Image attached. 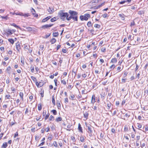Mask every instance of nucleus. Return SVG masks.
Listing matches in <instances>:
<instances>
[{
  "mask_svg": "<svg viewBox=\"0 0 148 148\" xmlns=\"http://www.w3.org/2000/svg\"><path fill=\"white\" fill-rule=\"evenodd\" d=\"M59 15L60 16V18L62 20L64 21V18L65 17H66L67 19V17H69V15L66 12H63L62 11H60L59 13Z\"/></svg>",
  "mask_w": 148,
  "mask_h": 148,
  "instance_id": "1",
  "label": "nucleus"
},
{
  "mask_svg": "<svg viewBox=\"0 0 148 148\" xmlns=\"http://www.w3.org/2000/svg\"><path fill=\"white\" fill-rule=\"evenodd\" d=\"M90 17V15L88 14H84V15H81L80 16V19L81 21H87Z\"/></svg>",
  "mask_w": 148,
  "mask_h": 148,
  "instance_id": "2",
  "label": "nucleus"
},
{
  "mask_svg": "<svg viewBox=\"0 0 148 148\" xmlns=\"http://www.w3.org/2000/svg\"><path fill=\"white\" fill-rule=\"evenodd\" d=\"M85 124L86 126L88 128L87 132L89 134L90 136H92V127L91 126V125L90 124L87 125V123H85Z\"/></svg>",
  "mask_w": 148,
  "mask_h": 148,
  "instance_id": "3",
  "label": "nucleus"
},
{
  "mask_svg": "<svg viewBox=\"0 0 148 148\" xmlns=\"http://www.w3.org/2000/svg\"><path fill=\"white\" fill-rule=\"evenodd\" d=\"M69 13L70 14V16H77L78 13L74 11L70 10L69 11Z\"/></svg>",
  "mask_w": 148,
  "mask_h": 148,
  "instance_id": "4",
  "label": "nucleus"
},
{
  "mask_svg": "<svg viewBox=\"0 0 148 148\" xmlns=\"http://www.w3.org/2000/svg\"><path fill=\"white\" fill-rule=\"evenodd\" d=\"M72 18L74 21H77V16H69V17H67V20L68 21H70Z\"/></svg>",
  "mask_w": 148,
  "mask_h": 148,
  "instance_id": "5",
  "label": "nucleus"
},
{
  "mask_svg": "<svg viewBox=\"0 0 148 148\" xmlns=\"http://www.w3.org/2000/svg\"><path fill=\"white\" fill-rule=\"evenodd\" d=\"M61 101L60 100H57V105L58 108L59 109H60L61 108Z\"/></svg>",
  "mask_w": 148,
  "mask_h": 148,
  "instance_id": "6",
  "label": "nucleus"
},
{
  "mask_svg": "<svg viewBox=\"0 0 148 148\" xmlns=\"http://www.w3.org/2000/svg\"><path fill=\"white\" fill-rule=\"evenodd\" d=\"M32 10L31 11V12H32V14L34 16L37 17L38 16V14H36V11L33 8H32Z\"/></svg>",
  "mask_w": 148,
  "mask_h": 148,
  "instance_id": "7",
  "label": "nucleus"
},
{
  "mask_svg": "<svg viewBox=\"0 0 148 148\" xmlns=\"http://www.w3.org/2000/svg\"><path fill=\"white\" fill-rule=\"evenodd\" d=\"M51 18V16H48L47 17H46V18L43 19L42 21V23L45 22L47 21L50 18Z\"/></svg>",
  "mask_w": 148,
  "mask_h": 148,
  "instance_id": "8",
  "label": "nucleus"
},
{
  "mask_svg": "<svg viewBox=\"0 0 148 148\" xmlns=\"http://www.w3.org/2000/svg\"><path fill=\"white\" fill-rule=\"evenodd\" d=\"M78 129L79 132H80L82 133H83L82 128L81 127V125L80 123H79L78 125Z\"/></svg>",
  "mask_w": 148,
  "mask_h": 148,
  "instance_id": "9",
  "label": "nucleus"
},
{
  "mask_svg": "<svg viewBox=\"0 0 148 148\" xmlns=\"http://www.w3.org/2000/svg\"><path fill=\"white\" fill-rule=\"evenodd\" d=\"M6 33L8 35H10L12 34V32L11 30L9 29L6 30Z\"/></svg>",
  "mask_w": 148,
  "mask_h": 148,
  "instance_id": "10",
  "label": "nucleus"
},
{
  "mask_svg": "<svg viewBox=\"0 0 148 148\" xmlns=\"http://www.w3.org/2000/svg\"><path fill=\"white\" fill-rule=\"evenodd\" d=\"M48 11L50 13L53 12L54 11V9L51 7H49V9H48Z\"/></svg>",
  "mask_w": 148,
  "mask_h": 148,
  "instance_id": "11",
  "label": "nucleus"
},
{
  "mask_svg": "<svg viewBox=\"0 0 148 148\" xmlns=\"http://www.w3.org/2000/svg\"><path fill=\"white\" fill-rule=\"evenodd\" d=\"M88 115V113L87 112H84V117L87 119Z\"/></svg>",
  "mask_w": 148,
  "mask_h": 148,
  "instance_id": "12",
  "label": "nucleus"
},
{
  "mask_svg": "<svg viewBox=\"0 0 148 148\" xmlns=\"http://www.w3.org/2000/svg\"><path fill=\"white\" fill-rule=\"evenodd\" d=\"M119 17L121 18V19L122 20H124L125 19V15L124 14H119Z\"/></svg>",
  "mask_w": 148,
  "mask_h": 148,
  "instance_id": "13",
  "label": "nucleus"
},
{
  "mask_svg": "<svg viewBox=\"0 0 148 148\" xmlns=\"http://www.w3.org/2000/svg\"><path fill=\"white\" fill-rule=\"evenodd\" d=\"M95 96L94 95H93L92 96V100L91 102L92 103H94L95 102Z\"/></svg>",
  "mask_w": 148,
  "mask_h": 148,
  "instance_id": "14",
  "label": "nucleus"
},
{
  "mask_svg": "<svg viewBox=\"0 0 148 148\" xmlns=\"http://www.w3.org/2000/svg\"><path fill=\"white\" fill-rule=\"evenodd\" d=\"M62 119V117L61 116H59L56 119V121L57 122H59V121H61Z\"/></svg>",
  "mask_w": 148,
  "mask_h": 148,
  "instance_id": "15",
  "label": "nucleus"
},
{
  "mask_svg": "<svg viewBox=\"0 0 148 148\" xmlns=\"http://www.w3.org/2000/svg\"><path fill=\"white\" fill-rule=\"evenodd\" d=\"M7 146L8 145L7 143L5 142L3 143L1 147L3 148H6Z\"/></svg>",
  "mask_w": 148,
  "mask_h": 148,
  "instance_id": "16",
  "label": "nucleus"
},
{
  "mask_svg": "<svg viewBox=\"0 0 148 148\" xmlns=\"http://www.w3.org/2000/svg\"><path fill=\"white\" fill-rule=\"evenodd\" d=\"M130 116V115H128V114L127 113H126L124 116V118L123 119L124 120H127L125 119H127Z\"/></svg>",
  "mask_w": 148,
  "mask_h": 148,
  "instance_id": "17",
  "label": "nucleus"
},
{
  "mask_svg": "<svg viewBox=\"0 0 148 148\" xmlns=\"http://www.w3.org/2000/svg\"><path fill=\"white\" fill-rule=\"evenodd\" d=\"M80 140L82 142H84V137L83 136H82L80 138Z\"/></svg>",
  "mask_w": 148,
  "mask_h": 148,
  "instance_id": "18",
  "label": "nucleus"
},
{
  "mask_svg": "<svg viewBox=\"0 0 148 148\" xmlns=\"http://www.w3.org/2000/svg\"><path fill=\"white\" fill-rule=\"evenodd\" d=\"M23 93L22 92H20L19 93V96L21 98L22 100V101L23 100Z\"/></svg>",
  "mask_w": 148,
  "mask_h": 148,
  "instance_id": "19",
  "label": "nucleus"
},
{
  "mask_svg": "<svg viewBox=\"0 0 148 148\" xmlns=\"http://www.w3.org/2000/svg\"><path fill=\"white\" fill-rule=\"evenodd\" d=\"M52 103L54 105H55V102L54 96V95H53L52 96Z\"/></svg>",
  "mask_w": 148,
  "mask_h": 148,
  "instance_id": "20",
  "label": "nucleus"
},
{
  "mask_svg": "<svg viewBox=\"0 0 148 148\" xmlns=\"http://www.w3.org/2000/svg\"><path fill=\"white\" fill-rule=\"evenodd\" d=\"M117 60L116 58H113L112 59L111 62L113 63H115L116 62Z\"/></svg>",
  "mask_w": 148,
  "mask_h": 148,
  "instance_id": "21",
  "label": "nucleus"
},
{
  "mask_svg": "<svg viewBox=\"0 0 148 148\" xmlns=\"http://www.w3.org/2000/svg\"><path fill=\"white\" fill-rule=\"evenodd\" d=\"M9 42L12 44H13L14 42V40L12 38H9L8 39Z\"/></svg>",
  "mask_w": 148,
  "mask_h": 148,
  "instance_id": "22",
  "label": "nucleus"
},
{
  "mask_svg": "<svg viewBox=\"0 0 148 148\" xmlns=\"http://www.w3.org/2000/svg\"><path fill=\"white\" fill-rule=\"evenodd\" d=\"M112 105L111 103L110 102H108L107 103V107H108V109H109L111 106V105Z\"/></svg>",
  "mask_w": 148,
  "mask_h": 148,
  "instance_id": "23",
  "label": "nucleus"
},
{
  "mask_svg": "<svg viewBox=\"0 0 148 148\" xmlns=\"http://www.w3.org/2000/svg\"><path fill=\"white\" fill-rule=\"evenodd\" d=\"M42 109V106L40 103L38 105V109L39 110H40Z\"/></svg>",
  "mask_w": 148,
  "mask_h": 148,
  "instance_id": "24",
  "label": "nucleus"
},
{
  "mask_svg": "<svg viewBox=\"0 0 148 148\" xmlns=\"http://www.w3.org/2000/svg\"><path fill=\"white\" fill-rule=\"evenodd\" d=\"M11 25L14 27H15L18 28L20 29H21V28L19 27V26H18V25H16L14 23H12V24Z\"/></svg>",
  "mask_w": 148,
  "mask_h": 148,
  "instance_id": "25",
  "label": "nucleus"
},
{
  "mask_svg": "<svg viewBox=\"0 0 148 148\" xmlns=\"http://www.w3.org/2000/svg\"><path fill=\"white\" fill-rule=\"evenodd\" d=\"M31 78L34 81V82H36L37 81V79L36 78L33 76H31Z\"/></svg>",
  "mask_w": 148,
  "mask_h": 148,
  "instance_id": "26",
  "label": "nucleus"
},
{
  "mask_svg": "<svg viewBox=\"0 0 148 148\" xmlns=\"http://www.w3.org/2000/svg\"><path fill=\"white\" fill-rule=\"evenodd\" d=\"M58 32H53V36L56 37L58 35Z\"/></svg>",
  "mask_w": 148,
  "mask_h": 148,
  "instance_id": "27",
  "label": "nucleus"
},
{
  "mask_svg": "<svg viewBox=\"0 0 148 148\" xmlns=\"http://www.w3.org/2000/svg\"><path fill=\"white\" fill-rule=\"evenodd\" d=\"M11 69V67L10 66H9L6 69V71H7L8 73H10V71Z\"/></svg>",
  "mask_w": 148,
  "mask_h": 148,
  "instance_id": "28",
  "label": "nucleus"
},
{
  "mask_svg": "<svg viewBox=\"0 0 148 148\" xmlns=\"http://www.w3.org/2000/svg\"><path fill=\"white\" fill-rule=\"evenodd\" d=\"M1 17L2 18V19L5 20H7L9 18L7 16H1Z\"/></svg>",
  "mask_w": 148,
  "mask_h": 148,
  "instance_id": "29",
  "label": "nucleus"
},
{
  "mask_svg": "<svg viewBox=\"0 0 148 148\" xmlns=\"http://www.w3.org/2000/svg\"><path fill=\"white\" fill-rule=\"evenodd\" d=\"M42 28L44 29H45L46 28H48V25L46 24V25H43L42 26Z\"/></svg>",
  "mask_w": 148,
  "mask_h": 148,
  "instance_id": "30",
  "label": "nucleus"
},
{
  "mask_svg": "<svg viewBox=\"0 0 148 148\" xmlns=\"http://www.w3.org/2000/svg\"><path fill=\"white\" fill-rule=\"evenodd\" d=\"M56 39L54 38H53L51 40V41H50V42H51V44H53L55 42H56Z\"/></svg>",
  "mask_w": 148,
  "mask_h": 148,
  "instance_id": "31",
  "label": "nucleus"
},
{
  "mask_svg": "<svg viewBox=\"0 0 148 148\" xmlns=\"http://www.w3.org/2000/svg\"><path fill=\"white\" fill-rule=\"evenodd\" d=\"M49 121H53L54 119V117L52 115H51L49 119Z\"/></svg>",
  "mask_w": 148,
  "mask_h": 148,
  "instance_id": "32",
  "label": "nucleus"
},
{
  "mask_svg": "<svg viewBox=\"0 0 148 148\" xmlns=\"http://www.w3.org/2000/svg\"><path fill=\"white\" fill-rule=\"evenodd\" d=\"M57 20V18L56 17H54L51 19V22H54Z\"/></svg>",
  "mask_w": 148,
  "mask_h": 148,
  "instance_id": "33",
  "label": "nucleus"
},
{
  "mask_svg": "<svg viewBox=\"0 0 148 148\" xmlns=\"http://www.w3.org/2000/svg\"><path fill=\"white\" fill-rule=\"evenodd\" d=\"M26 29H27L28 31L29 32H31L32 30V28L30 27H27Z\"/></svg>",
  "mask_w": 148,
  "mask_h": 148,
  "instance_id": "34",
  "label": "nucleus"
},
{
  "mask_svg": "<svg viewBox=\"0 0 148 148\" xmlns=\"http://www.w3.org/2000/svg\"><path fill=\"white\" fill-rule=\"evenodd\" d=\"M94 26L96 28H97L98 29H99L101 27V25H98L97 24H95L94 25Z\"/></svg>",
  "mask_w": 148,
  "mask_h": 148,
  "instance_id": "35",
  "label": "nucleus"
},
{
  "mask_svg": "<svg viewBox=\"0 0 148 148\" xmlns=\"http://www.w3.org/2000/svg\"><path fill=\"white\" fill-rule=\"evenodd\" d=\"M49 115H50V114L49 112H48V113H47L46 114V116H45V120H47V119L48 118V117H49Z\"/></svg>",
  "mask_w": 148,
  "mask_h": 148,
  "instance_id": "36",
  "label": "nucleus"
},
{
  "mask_svg": "<svg viewBox=\"0 0 148 148\" xmlns=\"http://www.w3.org/2000/svg\"><path fill=\"white\" fill-rule=\"evenodd\" d=\"M87 25L89 27H91L92 26L91 22H88L87 23Z\"/></svg>",
  "mask_w": 148,
  "mask_h": 148,
  "instance_id": "37",
  "label": "nucleus"
},
{
  "mask_svg": "<svg viewBox=\"0 0 148 148\" xmlns=\"http://www.w3.org/2000/svg\"><path fill=\"white\" fill-rule=\"evenodd\" d=\"M61 83L64 85L66 84V82L65 79L61 80Z\"/></svg>",
  "mask_w": 148,
  "mask_h": 148,
  "instance_id": "38",
  "label": "nucleus"
},
{
  "mask_svg": "<svg viewBox=\"0 0 148 148\" xmlns=\"http://www.w3.org/2000/svg\"><path fill=\"white\" fill-rule=\"evenodd\" d=\"M51 112H53L54 115H56L57 114V111L56 110H53L51 111Z\"/></svg>",
  "mask_w": 148,
  "mask_h": 148,
  "instance_id": "39",
  "label": "nucleus"
},
{
  "mask_svg": "<svg viewBox=\"0 0 148 148\" xmlns=\"http://www.w3.org/2000/svg\"><path fill=\"white\" fill-rule=\"evenodd\" d=\"M144 14V12L143 11H139L138 12V14L139 15H142Z\"/></svg>",
  "mask_w": 148,
  "mask_h": 148,
  "instance_id": "40",
  "label": "nucleus"
},
{
  "mask_svg": "<svg viewBox=\"0 0 148 148\" xmlns=\"http://www.w3.org/2000/svg\"><path fill=\"white\" fill-rule=\"evenodd\" d=\"M101 51L103 52H105L106 51V48L105 47H102L101 49Z\"/></svg>",
  "mask_w": 148,
  "mask_h": 148,
  "instance_id": "41",
  "label": "nucleus"
},
{
  "mask_svg": "<svg viewBox=\"0 0 148 148\" xmlns=\"http://www.w3.org/2000/svg\"><path fill=\"white\" fill-rule=\"evenodd\" d=\"M40 83H38V82H37L36 81V84L38 87H41V86L40 84Z\"/></svg>",
  "mask_w": 148,
  "mask_h": 148,
  "instance_id": "42",
  "label": "nucleus"
},
{
  "mask_svg": "<svg viewBox=\"0 0 148 148\" xmlns=\"http://www.w3.org/2000/svg\"><path fill=\"white\" fill-rule=\"evenodd\" d=\"M21 49L20 47H15V48H14V49L15 50H17L18 51H19V49Z\"/></svg>",
  "mask_w": 148,
  "mask_h": 148,
  "instance_id": "43",
  "label": "nucleus"
},
{
  "mask_svg": "<svg viewBox=\"0 0 148 148\" xmlns=\"http://www.w3.org/2000/svg\"><path fill=\"white\" fill-rule=\"evenodd\" d=\"M77 70L76 71H75V69H73L72 71V72H73L75 74L74 77H75L76 75V73H77Z\"/></svg>",
  "mask_w": 148,
  "mask_h": 148,
  "instance_id": "44",
  "label": "nucleus"
},
{
  "mask_svg": "<svg viewBox=\"0 0 148 148\" xmlns=\"http://www.w3.org/2000/svg\"><path fill=\"white\" fill-rule=\"evenodd\" d=\"M54 82L55 84V85L56 86H57V84H58V80L57 79H54Z\"/></svg>",
  "mask_w": 148,
  "mask_h": 148,
  "instance_id": "45",
  "label": "nucleus"
},
{
  "mask_svg": "<svg viewBox=\"0 0 148 148\" xmlns=\"http://www.w3.org/2000/svg\"><path fill=\"white\" fill-rule=\"evenodd\" d=\"M115 67V65L114 64H112V65L110 67V68L111 69H112V68H113L112 70ZM112 69H111V70Z\"/></svg>",
  "mask_w": 148,
  "mask_h": 148,
  "instance_id": "46",
  "label": "nucleus"
},
{
  "mask_svg": "<svg viewBox=\"0 0 148 148\" xmlns=\"http://www.w3.org/2000/svg\"><path fill=\"white\" fill-rule=\"evenodd\" d=\"M95 73L96 74H99L101 72V71H99L98 70L95 69Z\"/></svg>",
  "mask_w": 148,
  "mask_h": 148,
  "instance_id": "47",
  "label": "nucleus"
},
{
  "mask_svg": "<svg viewBox=\"0 0 148 148\" xmlns=\"http://www.w3.org/2000/svg\"><path fill=\"white\" fill-rule=\"evenodd\" d=\"M30 69L32 72H33L34 70V67L33 66H31L30 67Z\"/></svg>",
  "mask_w": 148,
  "mask_h": 148,
  "instance_id": "48",
  "label": "nucleus"
},
{
  "mask_svg": "<svg viewBox=\"0 0 148 148\" xmlns=\"http://www.w3.org/2000/svg\"><path fill=\"white\" fill-rule=\"evenodd\" d=\"M140 146L142 148H143V147H145V143H143L142 144H141V143H140Z\"/></svg>",
  "mask_w": 148,
  "mask_h": 148,
  "instance_id": "49",
  "label": "nucleus"
},
{
  "mask_svg": "<svg viewBox=\"0 0 148 148\" xmlns=\"http://www.w3.org/2000/svg\"><path fill=\"white\" fill-rule=\"evenodd\" d=\"M69 102L68 98H66L64 99V102L65 103H68Z\"/></svg>",
  "mask_w": 148,
  "mask_h": 148,
  "instance_id": "50",
  "label": "nucleus"
},
{
  "mask_svg": "<svg viewBox=\"0 0 148 148\" xmlns=\"http://www.w3.org/2000/svg\"><path fill=\"white\" fill-rule=\"evenodd\" d=\"M102 16L103 18H106V17H107L108 16V14L106 13L105 14H103L102 15Z\"/></svg>",
  "mask_w": 148,
  "mask_h": 148,
  "instance_id": "51",
  "label": "nucleus"
},
{
  "mask_svg": "<svg viewBox=\"0 0 148 148\" xmlns=\"http://www.w3.org/2000/svg\"><path fill=\"white\" fill-rule=\"evenodd\" d=\"M53 145L55 147H57V143L56 141H54L53 143Z\"/></svg>",
  "mask_w": 148,
  "mask_h": 148,
  "instance_id": "52",
  "label": "nucleus"
},
{
  "mask_svg": "<svg viewBox=\"0 0 148 148\" xmlns=\"http://www.w3.org/2000/svg\"><path fill=\"white\" fill-rule=\"evenodd\" d=\"M117 70L118 71V72L120 71L121 70V67L120 66H118L117 68Z\"/></svg>",
  "mask_w": 148,
  "mask_h": 148,
  "instance_id": "53",
  "label": "nucleus"
},
{
  "mask_svg": "<svg viewBox=\"0 0 148 148\" xmlns=\"http://www.w3.org/2000/svg\"><path fill=\"white\" fill-rule=\"evenodd\" d=\"M135 24V22L134 21H133L131 23L130 26L132 27V26L134 25Z\"/></svg>",
  "mask_w": 148,
  "mask_h": 148,
  "instance_id": "54",
  "label": "nucleus"
},
{
  "mask_svg": "<svg viewBox=\"0 0 148 148\" xmlns=\"http://www.w3.org/2000/svg\"><path fill=\"white\" fill-rule=\"evenodd\" d=\"M18 133L17 132H16L14 134V138H15L16 137L18 136Z\"/></svg>",
  "mask_w": 148,
  "mask_h": 148,
  "instance_id": "55",
  "label": "nucleus"
},
{
  "mask_svg": "<svg viewBox=\"0 0 148 148\" xmlns=\"http://www.w3.org/2000/svg\"><path fill=\"white\" fill-rule=\"evenodd\" d=\"M142 125L140 124H138V125H137V127L139 129V128H141Z\"/></svg>",
  "mask_w": 148,
  "mask_h": 148,
  "instance_id": "56",
  "label": "nucleus"
},
{
  "mask_svg": "<svg viewBox=\"0 0 148 148\" xmlns=\"http://www.w3.org/2000/svg\"><path fill=\"white\" fill-rule=\"evenodd\" d=\"M6 83L7 84H8L10 82V79L9 78H8L7 79H6Z\"/></svg>",
  "mask_w": 148,
  "mask_h": 148,
  "instance_id": "57",
  "label": "nucleus"
},
{
  "mask_svg": "<svg viewBox=\"0 0 148 148\" xmlns=\"http://www.w3.org/2000/svg\"><path fill=\"white\" fill-rule=\"evenodd\" d=\"M10 95H6L5 96V99H6V98L7 99H10Z\"/></svg>",
  "mask_w": 148,
  "mask_h": 148,
  "instance_id": "58",
  "label": "nucleus"
},
{
  "mask_svg": "<svg viewBox=\"0 0 148 148\" xmlns=\"http://www.w3.org/2000/svg\"><path fill=\"white\" fill-rule=\"evenodd\" d=\"M62 51L64 53H66L67 52V51L66 49H62Z\"/></svg>",
  "mask_w": 148,
  "mask_h": 148,
  "instance_id": "59",
  "label": "nucleus"
},
{
  "mask_svg": "<svg viewBox=\"0 0 148 148\" xmlns=\"http://www.w3.org/2000/svg\"><path fill=\"white\" fill-rule=\"evenodd\" d=\"M126 80V78H123L122 79V83H125V80Z\"/></svg>",
  "mask_w": 148,
  "mask_h": 148,
  "instance_id": "60",
  "label": "nucleus"
},
{
  "mask_svg": "<svg viewBox=\"0 0 148 148\" xmlns=\"http://www.w3.org/2000/svg\"><path fill=\"white\" fill-rule=\"evenodd\" d=\"M49 130L50 128L49 127H47L45 130V131L47 132H49Z\"/></svg>",
  "mask_w": 148,
  "mask_h": 148,
  "instance_id": "61",
  "label": "nucleus"
},
{
  "mask_svg": "<svg viewBox=\"0 0 148 148\" xmlns=\"http://www.w3.org/2000/svg\"><path fill=\"white\" fill-rule=\"evenodd\" d=\"M45 142L44 141L42 142L38 146H41L45 144Z\"/></svg>",
  "mask_w": 148,
  "mask_h": 148,
  "instance_id": "62",
  "label": "nucleus"
},
{
  "mask_svg": "<svg viewBox=\"0 0 148 148\" xmlns=\"http://www.w3.org/2000/svg\"><path fill=\"white\" fill-rule=\"evenodd\" d=\"M16 123V122H12L10 123V124H11L10 125L11 126H12Z\"/></svg>",
  "mask_w": 148,
  "mask_h": 148,
  "instance_id": "63",
  "label": "nucleus"
},
{
  "mask_svg": "<svg viewBox=\"0 0 148 148\" xmlns=\"http://www.w3.org/2000/svg\"><path fill=\"white\" fill-rule=\"evenodd\" d=\"M39 137V136L38 135H37L35 136V140H38V138Z\"/></svg>",
  "mask_w": 148,
  "mask_h": 148,
  "instance_id": "64",
  "label": "nucleus"
}]
</instances>
